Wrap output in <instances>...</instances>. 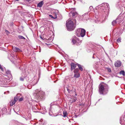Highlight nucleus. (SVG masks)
<instances>
[{"label": "nucleus", "instance_id": "obj_1", "mask_svg": "<svg viewBox=\"0 0 125 125\" xmlns=\"http://www.w3.org/2000/svg\"><path fill=\"white\" fill-rule=\"evenodd\" d=\"M108 89V87L107 84H100L99 86V93L101 94H105L107 93Z\"/></svg>", "mask_w": 125, "mask_h": 125}, {"label": "nucleus", "instance_id": "obj_2", "mask_svg": "<svg viewBox=\"0 0 125 125\" xmlns=\"http://www.w3.org/2000/svg\"><path fill=\"white\" fill-rule=\"evenodd\" d=\"M66 26L67 30L69 31L73 30L75 27V26L73 21L71 20L67 21Z\"/></svg>", "mask_w": 125, "mask_h": 125}, {"label": "nucleus", "instance_id": "obj_3", "mask_svg": "<svg viewBox=\"0 0 125 125\" xmlns=\"http://www.w3.org/2000/svg\"><path fill=\"white\" fill-rule=\"evenodd\" d=\"M85 31L83 29L80 28L77 29L76 34L78 37H84L85 35Z\"/></svg>", "mask_w": 125, "mask_h": 125}, {"label": "nucleus", "instance_id": "obj_4", "mask_svg": "<svg viewBox=\"0 0 125 125\" xmlns=\"http://www.w3.org/2000/svg\"><path fill=\"white\" fill-rule=\"evenodd\" d=\"M101 7L100 9H101V10L104 12H107V9L108 10V7L109 5L107 3H104L102 4L101 6H100L99 7Z\"/></svg>", "mask_w": 125, "mask_h": 125}, {"label": "nucleus", "instance_id": "obj_5", "mask_svg": "<svg viewBox=\"0 0 125 125\" xmlns=\"http://www.w3.org/2000/svg\"><path fill=\"white\" fill-rule=\"evenodd\" d=\"M120 19H121V17H119L117 18L116 20L112 22V25L113 26H114L117 23H119L121 22L122 20H120Z\"/></svg>", "mask_w": 125, "mask_h": 125}, {"label": "nucleus", "instance_id": "obj_6", "mask_svg": "<svg viewBox=\"0 0 125 125\" xmlns=\"http://www.w3.org/2000/svg\"><path fill=\"white\" fill-rule=\"evenodd\" d=\"M121 64V62L120 61H117L115 63V65L116 67H120Z\"/></svg>", "mask_w": 125, "mask_h": 125}, {"label": "nucleus", "instance_id": "obj_7", "mask_svg": "<svg viewBox=\"0 0 125 125\" xmlns=\"http://www.w3.org/2000/svg\"><path fill=\"white\" fill-rule=\"evenodd\" d=\"M76 65H77V64L72 63L71 64V70L72 71L76 67Z\"/></svg>", "mask_w": 125, "mask_h": 125}, {"label": "nucleus", "instance_id": "obj_8", "mask_svg": "<svg viewBox=\"0 0 125 125\" xmlns=\"http://www.w3.org/2000/svg\"><path fill=\"white\" fill-rule=\"evenodd\" d=\"M44 94V92L41 91L39 92V93L37 94V95H39V97H40V98H42Z\"/></svg>", "mask_w": 125, "mask_h": 125}, {"label": "nucleus", "instance_id": "obj_9", "mask_svg": "<svg viewBox=\"0 0 125 125\" xmlns=\"http://www.w3.org/2000/svg\"><path fill=\"white\" fill-rule=\"evenodd\" d=\"M12 49L14 51L16 52H22L21 50H20L19 48L15 47H12Z\"/></svg>", "mask_w": 125, "mask_h": 125}, {"label": "nucleus", "instance_id": "obj_10", "mask_svg": "<svg viewBox=\"0 0 125 125\" xmlns=\"http://www.w3.org/2000/svg\"><path fill=\"white\" fill-rule=\"evenodd\" d=\"M67 90L69 93L70 94H72L73 93H73H75L74 92V91L73 89H71L70 88H67Z\"/></svg>", "mask_w": 125, "mask_h": 125}, {"label": "nucleus", "instance_id": "obj_11", "mask_svg": "<svg viewBox=\"0 0 125 125\" xmlns=\"http://www.w3.org/2000/svg\"><path fill=\"white\" fill-rule=\"evenodd\" d=\"M43 4L44 2L43 1H41L38 4L37 6L38 7H41L43 5Z\"/></svg>", "mask_w": 125, "mask_h": 125}, {"label": "nucleus", "instance_id": "obj_12", "mask_svg": "<svg viewBox=\"0 0 125 125\" xmlns=\"http://www.w3.org/2000/svg\"><path fill=\"white\" fill-rule=\"evenodd\" d=\"M72 100H70V101L71 103L75 102L76 100L77 99L76 97H73L72 98Z\"/></svg>", "mask_w": 125, "mask_h": 125}, {"label": "nucleus", "instance_id": "obj_13", "mask_svg": "<svg viewBox=\"0 0 125 125\" xmlns=\"http://www.w3.org/2000/svg\"><path fill=\"white\" fill-rule=\"evenodd\" d=\"M77 39V38L76 37H75V38L72 39V42H73V44H74L76 43V42L77 41H76Z\"/></svg>", "mask_w": 125, "mask_h": 125}, {"label": "nucleus", "instance_id": "obj_14", "mask_svg": "<svg viewBox=\"0 0 125 125\" xmlns=\"http://www.w3.org/2000/svg\"><path fill=\"white\" fill-rule=\"evenodd\" d=\"M77 65L78 66L79 69L81 71H83V68L81 65L79 64H77Z\"/></svg>", "mask_w": 125, "mask_h": 125}, {"label": "nucleus", "instance_id": "obj_15", "mask_svg": "<svg viewBox=\"0 0 125 125\" xmlns=\"http://www.w3.org/2000/svg\"><path fill=\"white\" fill-rule=\"evenodd\" d=\"M15 103V101H14L13 100H11L10 102V105L11 106H12Z\"/></svg>", "mask_w": 125, "mask_h": 125}, {"label": "nucleus", "instance_id": "obj_16", "mask_svg": "<svg viewBox=\"0 0 125 125\" xmlns=\"http://www.w3.org/2000/svg\"><path fill=\"white\" fill-rule=\"evenodd\" d=\"M119 73L120 74H122L123 76L125 75V72L124 71H121Z\"/></svg>", "mask_w": 125, "mask_h": 125}, {"label": "nucleus", "instance_id": "obj_17", "mask_svg": "<svg viewBox=\"0 0 125 125\" xmlns=\"http://www.w3.org/2000/svg\"><path fill=\"white\" fill-rule=\"evenodd\" d=\"M80 74L79 73H75L74 74V77L76 78H78L79 77Z\"/></svg>", "mask_w": 125, "mask_h": 125}, {"label": "nucleus", "instance_id": "obj_18", "mask_svg": "<svg viewBox=\"0 0 125 125\" xmlns=\"http://www.w3.org/2000/svg\"><path fill=\"white\" fill-rule=\"evenodd\" d=\"M79 70L78 69H75L74 71V74L75 73H78Z\"/></svg>", "mask_w": 125, "mask_h": 125}, {"label": "nucleus", "instance_id": "obj_19", "mask_svg": "<svg viewBox=\"0 0 125 125\" xmlns=\"http://www.w3.org/2000/svg\"><path fill=\"white\" fill-rule=\"evenodd\" d=\"M18 37L20 39H25V38L23 37L21 35L18 36Z\"/></svg>", "mask_w": 125, "mask_h": 125}, {"label": "nucleus", "instance_id": "obj_20", "mask_svg": "<svg viewBox=\"0 0 125 125\" xmlns=\"http://www.w3.org/2000/svg\"><path fill=\"white\" fill-rule=\"evenodd\" d=\"M63 113V117H66V115H67V112L66 111H64Z\"/></svg>", "mask_w": 125, "mask_h": 125}, {"label": "nucleus", "instance_id": "obj_21", "mask_svg": "<svg viewBox=\"0 0 125 125\" xmlns=\"http://www.w3.org/2000/svg\"><path fill=\"white\" fill-rule=\"evenodd\" d=\"M70 14H72V16H75V15L77 14V13L76 12H74L73 13H71Z\"/></svg>", "mask_w": 125, "mask_h": 125}, {"label": "nucleus", "instance_id": "obj_22", "mask_svg": "<svg viewBox=\"0 0 125 125\" xmlns=\"http://www.w3.org/2000/svg\"><path fill=\"white\" fill-rule=\"evenodd\" d=\"M18 100V98L17 97L15 96V97L14 99V100H13L14 101H15V102H16Z\"/></svg>", "mask_w": 125, "mask_h": 125}, {"label": "nucleus", "instance_id": "obj_23", "mask_svg": "<svg viewBox=\"0 0 125 125\" xmlns=\"http://www.w3.org/2000/svg\"><path fill=\"white\" fill-rule=\"evenodd\" d=\"M49 16L50 17L52 18L56 19V18L57 17L56 15L54 17H53V16L51 15H49Z\"/></svg>", "mask_w": 125, "mask_h": 125}, {"label": "nucleus", "instance_id": "obj_24", "mask_svg": "<svg viewBox=\"0 0 125 125\" xmlns=\"http://www.w3.org/2000/svg\"><path fill=\"white\" fill-rule=\"evenodd\" d=\"M121 38H119L117 40V42H121Z\"/></svg>", "mask_w": 125, "mask_h": 125}, {"label": "nucleus", "instance_id": "obj_25", "mask_svg": "<svg viewBox=\"0 0 125 125\" xmlns=\"http://www.w3.org/2000/svg\"><path fill=\"white\" fill-rule=\"evenodd\" d=\"M24 77H21L20 78V81H23L24 80Z\"/></svg>", "mask_w": 125, "mask_h": 125}, {"label": "nucleus", "instance_id": "obj_26", "mask_svg": "<svg viewBox=\"0 0 125 125\" xmlns=\"http://www.w3.org/2000/svg\"><path fill=\"white\" fill-rule=\"evenodd\" d=\"M93 8L92 6H90V7L89 8V10H90V11L91 10H93Z\"/></svg>", "mask_w": 125, "mask_h": 125}, {"label": "nucleus", "instance_id": "obj_27", "mask_svg": "<svg viewBox=\"0 0 125 125\" xmlns=\"http://www.w3.org/2000/svg\"><path fill=\"white\" fill-rule=\"evenodd\" d=\"M23 100V98H21L19 99V101L20 102L22 101Z\"/></svg>", "mask_w": 125, "mask_h": 125}, {"label": "nucleus", "instance_id": "obj_28", "mask_svg": "<svg viewBox=\"0 0 125 125\" xmlns=\"http://www.w3.org/2000/svg\"><path fill=\"white\" fill-rule=\"evenodd\" d=\"M0 68L2 70V71H3V69L2 67L1 68Z\"/></svg>", "mask_w": 125, "mask_h": 125}, {"label": "nucleus", "instance_id": "obj_29", "mask_svg": "<svg viewBox=\"0 0 125 125\" xmlns=\"http://www.w3.org/2000/svg\"><path fill=\"white\" fill-rule=\"evenodd\" d=\"M6 32L7 33H9V32L7 31V30H6Z\"/></svg>", "mask_w": 125, "mask_h": 125}, {"label": "nucleus", "instance_id": "obj_30", "mask_svg": "<svg viewBox=\"0 0 125 125\" xmlns=\"http://www.w3.org/2000/svg\"><path fill=\"white\" fill-rule=\"evenodd\" d=\"M109 72H110L111 71V70L110 69H109Z\"/></svg>", "mask_w": 125, "mask_h": 125}, {"label": "nucleus", "instance_id": "obj_31", "mask_svg": "<svg viewBox=\"0 0 125 125\" xmlns=\"http://www.w3.org/2000/svg\"><path fill=\"white\" fill-rule=\"evenodd\" d=\"M37 81H36V82L35 83V84H36L37 83Z\"/></svg>", "mask_w": 125, "mask_h": 125}, {"label": "nucleus", "instance_id": "obj_32", "mask_svg": "<svg viewBox=\"0 0 125 125\" xmlns=\"http://www.w3.org/2000/svg\"><path fill=\"white\" fill-rule=\"evenodd\" d=\"M1 67V65L0 64V68Z\"/></svg>", "mask_w": 125, "mask_h": 125}, {"label": "nucleus", "instance_id": "obj_33", "mask_svg": "<svg viewBox=\"0 0 125 125\" xmlns=\"http://www.w3.org/2000/svg\"><path fill=\"white\" fill-rule=\"evenodd\" d=\"M19 0H15V1H19Z\"/></svg>", "mask_w": 125, "mask_h": 125}, {"label": "nucleus", "instance_id": "obj_34", "mask_svg": "<svg viewBox=\"0 0 125 125\" xmlns=\"http://www.w3.org/2000/svg\"><path fill=\"white\" fill-rule=\"evenodd\" d=\"M97 7L96 8V9H97Z\"/></svg>", "mask_w": 125, "mask_h": 125}, {"label": "nucleus", "instance_id": "obj_35", "mask_svg": "<svg viewBox=\"0 0 125 125\" xmlns=\"http://www.w3.org/2000/svg\"><path fill=\"white\" fill-rule=\"evenodd\" d=\"M75 95H76V94H75Z\"/></svg>", "mask_w": 125, "mask_h": 125}]
</instances>
